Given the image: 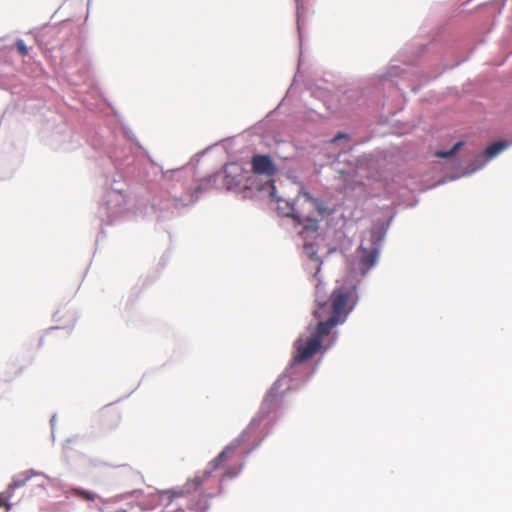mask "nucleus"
<instances>
[{"label": "nucleus", "instance_id": "5", "mask_svg": "<svg viewBox=\"0 0 512 512\" xmlns=\"http://www.w3.org/2000/svg\"><path fill=\"white\" fill-rule=\"evenodd\" d=\"M102 422L109 428H112L118 424L121 415L118 409L112 405L106 406L101 412Z\"/></svg>", "mask_w": 512, "mask_h": 512}, {"label": "nucleus", "instance_id": "1", "mask_svg": "<svg viewBox=\"0 0 512 512\" xmlns=\"http://www.w3.org/2000/svg\"><path fill=\"white\" fill-rule=\"evenodd\" d=\"M320 283L316 285L317 306L313 312L317 324L309 329L311 335L307 339L298 338L294 343L293 364H299L311 359L322 347L323 338L331 330L346 321L348 314L357 302L356 287L354 285H341L335 288L329 301H322L320 296Z\"/></svg>", "mask_w": 512, "mask_h": 512}, {"label": "nucleus", "instance_id": "16", "mask_svg": "<svg viewBox=\"0 0 512 512\" xmlns=\"http://www.w3.org/2000/svg\"><path fill=\"white\" fill-rule=\"evenodd\" d=\"M371 242L375 245L380 241V237L376 231H370Z\"/></svg>", "mask_w": 512, "mask_h": 512}, {"label": "nucleus", "instance_id": "6", "mask_svg": "<svg viewBox=\"0 0 512 512\" xmlns=\"http://www.w3.org/2000/svg\"><path fill=\"white\" fill-rule=\"evenodd\" d=\"M359 253H360V261L362 265H364L367 268L372 267L377 259L378 256V248L372 247L371 249L363 247L361 245L359 247Z\"/></svg>", "mask_w": 512, "mask_h": 512}, {"label": "nucleus", "instance_id": "8", "mask_svg": "<svg viewBox=\"0 0 512 512\" xmlns=\"http://www.w3.org/2000/svg\"><path fill=\"white\" fill-rule=\"evenodd\" d=\"M506 147L507 144L505 142H495L485 149L484 155L486 159H492L495 156H497L501 151H503Z\"/></svg>", "mask_w": 512, "mask_h": 512}, {"label": "nucleus", "instance_id": "7", "mask_svg": "<svg viewBox=\"0 0 512 512\" xmlns=\"http://www.w3.org/2000/svg\"><path fill=\"white\" fill-rule=\"evenodd\" d=\"M208 495H200L189 504V509L195 512H206L209 508Z\"/></svg>", "mask_w": 512, "mask_h": 512}, {"label": "nucleus", "instance_id": "12", "mask_svg": "<svg viewBox=\"0 0 512 512\" xmlns=\"http://www.w3.org/2000/svg\"><path fill=\"white\" fill-rule=\"evenodd\" d=\"M72 492L74 495H76L77 497L83 499V500H87V501H94L95 498H96V495L93 494L92 492H89V491H86V490H83V489H72Z\"/></svg>", "mask_w": 512, "mask_h": 512}, {"label": "nucleus", "instance_id": "10", "mask_svg": "<svg viewBox=\"0 0 512 512\" xmlns=\"http://www.w3.org/2000/svg\"><path fill=\"white\" fill-rule=\"evenodd\" d=\"M11 497V491H8L7 489L0 493V508H4L5 512H8L12 507L10 503Z\"/></svg>", "mask_w": 512, "mask_h": 512}, {"label": "nucleus", "instance_id": "3", "mask_svg": "<svg viewBox=\"0 0 512 512\" xmlns=\"http://www.w3.org/2000/svg\"><path fill=\"white\" fill-rule=\"evenodd\" d=\"M286 214L292 217L298 225L302 226L299 234L304 239L310 238L317 233L319 228L317 219L302 215L296 207H289V211Z\"/></svg>", "mask_w": 512, "mask_h": 512}, {"label": "nucleus", "instance_id": "4", "mask_svg": "<svg viewBox=\"0 0 512 512\" xmlns=\"http://www.w3.org/2000/svg\"><path fill=\"white\" fill-rule=\"evenodd\" d=\"M252 171L255 174L263 175L266 178H271L277 171V168L268 155H254L251 160ZM269 186L272 190L275 189L271 179L268 180Z\"/></svg>", "mask_w": 512, "mask_h": 512}, {"label": "nucleus", "instance_id": "15", "mask_svg": "<svg viewBox=\"0 0 512 512\" xmlns=\"http://www.w3.org/2000/svg\"><path fill=\"white\" fill-rule=\"evenodd\" d=\"M289 207H295V205H290L286 201H279L278 209L283 215L288 216L286 213L289 211Z\"/></svg>", "mask_w": 512, "mask_h": 512}, {"label": "nucleus", "instance_id": "14", "mask_svg": "<svg viewBox=\"0 0 512 512\" xmlns=\"http://www.w3.org/2000/svg\"><path fill=\"white\" fill-rule=\"evenodd\" d=\"M16 48L20 56L25 57L28 55L29 50L22 39L16 41Z\"/></svg>", "mask_w": 512, "mask_h": 512}, {"label": "nucleus", "instance_id": "9", "mask_svg": "<svg viewBox=\"0 0 512 512\" xmlns=\"http://www.w3.org/2000/svg\"><path fill=\"white\" fill-rule=\"evenodd\" d=\"M301 197L304 198L305 201L310 202L318 210L319 213L323 212L321 204L318 202L317 199L313 198L308 192L300 191L296 199V203L300 201Z\"/></svg>", "mask_w": 512, "mask_h": 512}, {"label": "nucleus", "instance_id": "2", "mask_svg": "<svg viewBox=\"0 0 512 512\" xmlns=\"http://www.w3.org/2000/svg\"><path fill=\"white\" fill-rule=\"evenodd\" d=\"M242 440L235 439L225 449L209 463V469L187 479L185 484L178 489H171L162 492V495L167 496L170 502L175 498L184 497L188 494L198 491L210 478L211 472L218 469L222 463L231 460L234 457L236 450L240 447Z\"/></svg>", "mask_w": 512, "mask_h": 512}, {"label": "nucleus", "instance_id": "19", "mask_svg": "<svg viewBox=\"0 0 512 512\" xmlns=\"http://www.w3.org/2000/svg\"><path fill=\"white\" fill-rule=\"evenodd\" d=\"M238 474V470L237 471H227L225 474H224V477H234Z\"/></svg>", "mask_w": 512, "mask_h": 512}, {"label": "nucleus", "instance_id": "17", "mask_svg": "<svg viewBox=\"0 0 512 512\" xmlns=\"http://www.w3.org/2000/svg\"><path fill=\"white\" fill-rule=\"evenodd\" d=\"M311 258L317 262V271H316V273L314 274V276H317V274H318V272H319V270H320L321 263L319 262V258L316 256V253H315V252H312V253H311Z\"/></svg>", "mask_w": 512, "mask_h": 512}, {"label": "nucleus", "instance_id": "20", "mask_svg": "<svg viewBox=\"0 0 512 512\" xmlns=\"http://www.w3.org/2000/svg\"><path fill=\"white\" fill-rule=\"evenodd\" d=\"M229 168H230V167H227V168L225 169V172H226V178H228V177H229V174H228V169H229Z\"/></svg>", "mask_w": 512, "mask_h": 512}, {"label": "nucleus", "instance_id": "18", "mask_svg": "<svg viewBox=\"0 0 512 512\" xmlns=\"http://www.w3.org/2000/svg\"><path fill=\"white\" fill-rule=\"evenodd\" d=\"M342 138H347V135L346 134H343V133H338L333 139H332V142H336L338 141L339 139H342Z\"/></svg>", "mask_w": 512, "mask_h": 512}, {"label": "nucleus", "instance_id": "13", "mask_svg": "<svg viewBox=\"0 0 512 512\" xmlns=\"http://www.w3.org/2000/svg\"><path fill=\"white\" fill-rule=\"evenodd\" d=\"M27 478L24 479H14L7 487L8 491H11V494L13 495L15 489L25 486L27 482Z\"/></svg>", "mask_w": 512, "mask_h": 512}, {"label": "nucleus", "instance_id": "11", "mask_svg": "<svg viewBox=\"0 0 512 512\" xmlns=\"http://www.w3.org/2000/svg\"><path fill=\"white\" fill-rule=\"evenodd\" d=\"M463 146V142H457L453 147L452 149L448 150V151H443V150H438L436 152V156L437 157H441V158H449V157H452L453 155H455L459 150L460 148Z\"/></svg>", "mask_w": 512, "mask_h": 512}]
</instances>
